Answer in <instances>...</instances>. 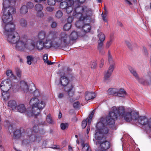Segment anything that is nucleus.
<instances>
[{
	"label": "nucleus",
	"instance_id": "nucleus-33",
	"mask_svg": "<svg viewBox=\"0 0 151 151\" xmlns=\"http://www.w3.org/2000/svg\"><path fill=\"white\" fill-rule=\"evenodd\" d=\"M35 9L37 12L42 11L43 9V6L41 4H37L35 6Z\"/></svg>",
	"mask_w": 151,
	"mask_h": 151
},
{
	"label": "nucleus",
	"instance_id": "nucleus-46",
	"mask_svg": "<svg viewBox=\"0 0 151 151\" xmlns=\"http://www.w3.org/2000/svg\"><path fill=\"white\" fill-rule=\"evenodd\" d=\"M55 0H48V4L50 5H53L55 4Z\"/></svg>",
	"mask_w": 151,
	"mask_h": 151
},
{
	"label": "nucleus",
	"instance_id": "nucleus-4",
	"mask_svg": "<svg viewBox=\"0 0 151 151\" xmlns=\"http://www.w3.org/2000/svg\"><path fill=\"white\" fill-rule=\"evenodd\" d=\"M96 130L95 135V139L98 140L96 142V145L99 144L102 149L105 150L110 147V144L108 141L104 140L105 138L104 134H107L108 129L104 126V124L101 122H99L96 126Z\"/></svg>",
	"mask_w": 151,
	"mask_h": 151
},
{
	"label": "nucleus",
	"instance_id": "nucleus-7",
	"mask_svg": "<svg viewBox=\"0 0 151 151\" xmlns=\"http://www.w3.org/2000/svg\"><path fill=\"white\" fill-rule=\"evenodd\" d=\"M29 103L32 107L31 111L27 112L28 115L29 116L39 114L40 110L42 109L45 106V102L41 98H33L30 100Z\"/></svg>",
	"mask_w": 151,
	"mask_h": 151
},
{
	"label": "nucleus",
	"instance_id": "nucleus-2",
	"mask_svg": "<svg viewBox=\"0 0 151 151\" xmlns=\"http://www.w3.org/2000/svg\"><path fill=\"white\" fill-rule=\"evenodd\" d=\"M15 25L12 22L6 23L4 25V33L7 41L13 45L15 48L22 50L24 49L32 50L35 46L33 41L27 39L26 37H20L18 32L15 31Z\"/></svg>",
	"mask_w": 151,
	"mask_h": 151
},
{
	"label": "nucleus",
	"instance_id": "nucleus-39",
	"mask_svg": "<svg viewBox=\"0 0 151 151\" xmlns=\"http://www.w3.org/2000/svg\"><path fill=\"white\" fill-rule=\"evenodd\" d=\"M21 25L23 27H26L27 24V22L26 20L24 19H22L20 21Z\"/></svg>",
	"mask_w": 151,
	"mask_h": 151
},
{
	"label": "nucleus",
	"instance_id": "nucleus-32",
	"mask_svg": "<svg viewBox=\"0 0 151 151\" xmlns=\"http://www.w3.org/2000/svg\"><path fill=\"white\" fill-rule=\"evenodd\" d=\"M34 58V57L32 55L27 56V63L29 65L31 64Z\"/></svg>",
	"mask_w": 151,
	"mask_h": 151
},
{
	"label": "nucleus",
	"instance_id": "nucleus-52",
	"mask_svg": "<svg viewBox=\"0 0 151 151\" xmlns=\"http://www.w3.org/2000/svg\"><path fill=\"white\" fill-rule=\"evenodd\" d=\"M91 68H95L96 66V63L95 62H93L91 65Z\"/></svg>",
	"mask_w": 151,
	"mask_h": 151
},
{
	"label": "nucleus",
	"instance_id": "nucleus-30",
	"mask_svg": "<svg viewBox=\"0 0 151 151\" xmlns=\"http://www.w3.org/2000/svg\"><path fill=\"white\" fill-rule=\"evenodd\" d=\"M2 97L3 99L5 100H7L9 96V94L8 91H2Z\"/></svg>",
	"mask_w": 151,
	"mask_h": 151
},
{
	"label": "nucleus",
	"instance_id": "nucleus-60",
	"mask_svg": "<svg viewBox=\"0 0 151 151\" xmlns=\"http://www.w3.org/2000/svg\"><path fill=\"white\" fill-rule=\"evenodd\" d=\"M46 63H47L48 65H52L54 63L51 62L50 61L47 60V61Z\"/></svg>",
	"mask_w": 151,
	"mask_h": 151
},
{
	"label": "nucleus",
	"instance_id": "nucleus-5",
	"mask_svg": "<svg viewBox=\"0 0 151 151\" xmlns=\"http://www.w3.org/2000/svg\"><path fill=\"white\" fill-rule=\"evenodd\" d=\"M15 0H3V14L2 19L3 22L8 23L12 22V14L15 12L13 6L14 5Z\"/></svg>",
	"mask_w": 151,
	"mask_h": 151
},
{
	"label": "nucleus",
	"instance_id": "nucleus-38",
	"mask_svg": "<svg viewBox=\"0 0 151 151\" xmlns=\"http://www.w3.org/2000/svg\"><path fill=\"white\" fill-rule=\"evenodd\" d=\"M71 23H68L65 25L64 27V29L66 31L68 30L71 28Z\"/></svg>",
	"mask_w": 151,
	"mask_h": 151
},
{
	"label": "nucleus",
	"instance_id": "nucleus-1",
	"mask_svg": "<svg viewBox=\"0 0 151 151\" xmlns=\"http://www.w3.org/2000/svg\"><path fill=\"white\" fill-rule=\"evenodd\" d=\"M37 39L36 46L39 50L44 48L61 47L63 45H66L69 40L68 35L65 32H61L59 35L57 32L54 30H50L47 33L45 31L40 32Z\"/></svg>",
	"mask_w": 151,
	"mask_h": 151
},
{
	"label": "nucleus",
	"instance_id": "nucleus-14",
	"mask_svg": "<svg viewBox=\"0 0 151 151\" xmlns=\"http://www.w3.org/2000/svg\"><path fill=\"white\" fill-rule=\"evenodd\" d=\"M8 106L9 108L11 110H14L17 107V104L16 101L13 100L9 101Z\"/></svg>",
	"mask_w": 151,
	"mask_h": 151
},
{
	"label": "nucleus",
	"instance_id": "nucleus-48",
	"mask_svg": "<svg viewBox=\"0 0 151 151\" xmlns=\"http://www.w3.org/2000/svg\"><path fill=\"white\" fill-rule=\"evenodd\" d=\"M54 10V8L49 6L47 7L46 8V10L47 12H51L53 11Z\"/></svg>",
	"mask_w": 151,
	"mask_h": 151
},
{
	"label": "nucleus",
	"instance_id": "nucleus-44",
	"mask_svg": "<svg viewBox=\"0 0 151 151\" xmlns=\"http://www.w3.org/2000/svg\"><path fill=\"white\" fill-rule=\"evenodd\" d=\"M87 123V119L84 120L82 122V126L83 128H84L86 127Z\"/></svg>",
	"mask_w": 151,
	"mask_h": 151
},
{
	"label": "nucleus",
	"instance_id": "nucleus-26",
	"mask_svg": "<svg viewBox=\"0 0 151 151\" xmlns=\"http://www.w3.org/2000/svg\"><path fill=\"white\" fill-rule=\"evenodd\" d=\"M14 137L15 139H18L21 137V133L19 130H16L13 132Z\"/></svg>",
	"mask_w": 151,
	"mask_h": 151
},
{
	"label": "nucleus",
	"instance_id": "nucleus-64",
	"mask_svg": "<svg viewBox=\"0 0 151 151\" xmlns=\"http://www.w3.org/2000/svg\"><path fill=\"white\" fill-rule=\"evenodd\" d=\"M35 1L37 2L40 3L42 1H44L45 0H34Z\"/></svg>",
	"mask_w": 151,
	"mask_h": 151
},
{
	"label": "nucleus",
	"instance_id": "nucleus-8",
	"mask_svg": "<svg viewBox=\"0 0 151 151\" xmlns=\"http://www.w3.org/2000/svg\"><path fill=\"white\" fill-rule=\"evenodd\" d=\"M60 83L62 86L65 87V90L69 96L72 97L73 96L74 93L73 86L71 84L69 83L67 77L65 76L61 77Z\"/></svg>",
	"mask_w": 151,
	"mask_h": 151
},
{
	"label": "nucleus",
	"instance_id": "nucleus-53",
	"mask_svg": "<svg viewBox=\"0 0 151 151\" xmlns=\"http://www.w3.org/2000/svg\"><path fill=\"white\" fill-rule=\"evenodd\" d=\"M51 26L52 28H55L57 26V23L55 22H52Z\"/></svg>",
	"mask_w": 151,
	"mask_h": 151
},
{
	"label": "nucleus",
	"instance_id": "nucleus-27",
	"mask_svg": "<svg viewBox=\"0 0 151 151\" xmlns=\"http://www.w3.org/2000/svg\"><path fill=\"white\" fill-rule=\"evenodd\" d=\"M70 1L65 2L63 1L60 3V6L61 9H65L68 5L70 4Z\"/></svg>",
	"mask_w": 151,
	"mask_h": 151
},
{
	"label": "nucleus",
	"instance_id": "nucleus-17",
	"mask_svg": "<svg viewBox=\"0 0 151 151\" xmlns=\"http://www.w3.org/2000/svg\"><path fill=\"white\" fill-rule=\"evenodd\" d=\"M127 95L125 91L123 89L120 88L118 89L116 96L122 97H125Z\"/></svg>",
	"mask_w": 151,
	"mask_h": 151
},
{
	"label": "nucleus",
	"instance_id": "nucleus-61",
	"mask_svg": "<svg viewBox=\"0 0 151 151\" xmlns=\"http://www.w3.org/2000/svg\"><path fill=\"white\" fill-rule=\"evenodd\" d=\"M77 1L78 2L81 3H83L85 1V0H77Z\"/></svg>",
	"mask_w": 151,
	"mask_h": 151
},
{
	"label": "nucleus",
	"instance_id": "nucleus-58",
	"mask_svg": "<svg viewBox=\"0 0 151 151\" xmlns=\"http://www.w3.org/2000/svg\"><path fill=\"white\" fill-rule=\"evenodd\" d=\"M143 51L145 55H146L147 54V51L146 49L144 47Z\"/></svg>",
	"mask_w": 151,
	"mask_h": 151
},
{
	"label": "nucleus",
	"instance_id": "nucleus-9",
	"mask_svg": "<svg viewBox=\"0 0 151 151\" xmlns=\"http://www.w3.org/2000/svg\"><path fill=\"white\" fill-rule=\"evenodd\" d=\"M124 119L127 122L132 121L135 122L137 120L138 117V114L137 112L134 111L126 112L123 116Z\"/></svg>",
	"mask_w": 151,
	"mask_h": 151
},
{
	"label": "nucleus",
	"instance_id": "nucleus-23",
	"mask_svg": "<svg viewBox=\"0 0 151 151\" xmlns=\"http://www.w3.org/2000/svg\"><path fill=\"white\" fill-rule=\"evenodd\" d=\"M81 145L82 147V151H91L89 146L87 143H84L82 142L81 143Z\"/></svg>",
	"mask_w": 151,
	"mask_h": 151
},
{
	"label": "nucleus",
	"instance_id": "nucleus-13",
	"mask_svg": "<svg viewBox=\"0 0 151 151\" xmlns=\"http://www.w3.org/2000/svg\"><path fill=\"white\" fill-rule=\"evenodd\" d=\"M19 90L22 92L27 93L29 92L28 86L24 81H21L20 83Z\"/></svg>",
	"mask_w": 151,
	"mask_h": 151
},
{
	"label": "nucleus",
	"instance_id": "nucleus-51",
	"mask_svg": "<svg viewBox=\"0 0 151 151\" xmlns=\"http://www.w3.org/2000/svg\"><path fill=\"white\" fill-rule=\"evenodd\" d=\"M67 20L68 23H70L73 21V18L71 17H69L67 18Z\"/></svg>",
	"mask_w": 151,
	"mask_h": 151
},
{
	"label": "nucleus",
	"instance_id": "nucleus-55",
	"mask_svg": "<svg viewBox=\"0 0 151 151\" xmlns=\"http://www.w3.org/2000/svg\"><path fill=\"white\" fill-rule=\"evenodd\" d=\"M14 129L11 126H9V132L11 133H12L13 132V130H14Z\"/></svg>",
	"mask_w": 151,
	"mask_h": 151
},
{
	"label": "nucleus",
	"instance_id": "nucleus-24",
	"mask_svg": "<svg viewBox=\"0 0 151 151\" xmlns=\"http://www.w3.org/2000/svg\"><path fill=\"white\" fill-rule=\"evenodd\" d=\"M82 29L85 32H89L91 29L90 25L88 24H86L82 27Z\"/></svg>",
	"mask_w": 151,
	"mask_h": 151
},
{
	"label": "nucleus",
	"instance_id": "nucleus-16",
	"mask_svg": "<svg viewBox=\"0 0 151 151\" xmlns=\"http://www.w3.org/2000/svg\"><path fill=\"white\" fill-rule=\"evenodd\" d=\"M78 37V32L75 31L72 32L70 36V39L72 41H75L77 39Z\"/></svg>",
	"mask_w": 151,
	"mask_h": 151
},
{
	"label": "nucleus",
	"instance_id": "nucleus-28",
	"mask_svg": "<svg viewBox=\"0 0 151 151\" xmlns=\"http://www.w3.org/2000/svg\"><path fill=\"white\" fill-rule=\"evenodd\" d=\"M6 74L8 77L13 79H15L16 77L13 74L12 71L10 70H7L6 72Z\"/></svg>",
	"mask_w": 151,
	"mask_h": 151
},
{
	"label": "nucleus",
	"instance_id": "nucleus-41",
	"mask_svg": "<svg viewBox=\"0 0 151 151\" xmlns=\"http://www.w3.org/2000/svg\"><path fill=\"white\" fill-rule=\"evenodd\" d=\"M113 42V40L112 39H110L107 42L106 44V47L107 49H108L111 45Z\"/></svg>",
	"mask_w": 151,
	"mask_h": 151
},
{
	"label": "nucleus",
	"instance_id": "nucleus-22",
	"mask_svg": "<svg viewBox=\"0 0 151 151\" xmlns=\"http://www.w3.org/2000/svg\"><path fill=\"white\" fill-rule=\"evenodd\" d=\"M17 110L19 112L23 113L26 111V107L24 104H19L17 107Z\"/></svg>",
	"mask_w": 151,
	"mask_h": 151
},
{
	"label": "nucleus",
	"instance_id": "nucleus-19",
	"mask_svg": "<svg viewBox=\"0 0 151 151\" xmlns=\"http://www.w3.org/2000/svg\"><path fill=\"white\" fill-rule=\"evenodd\" d=\"M34 88L35 89V91H33L31 89L29 90V93L32 94L33 95L36 97H38L40 95V92L36 88L35 86H34Z\"/></svg>",
	"mask_w": 151,
	"mask_h": 151
},
{
	"label": "nucleus",
	"instance_id": "nucleus-56",
	"mask_svg": "<svg viewBox=\"0 0 151 151\" xmlns=\"http://www.w3.org/2000/svg\"><path fill=\"white\" fill-rule=\"evenodd\" d=\"M29 141L28 140H24L22 141V143L23 145H27L28 144Z\"/></svg>",
	"mask_w": 151,
	"mask_h": 151
},
{
	"label": "nucleus",
	"instance_id": "nucleus-47",
	"mask_svg": "<svg viewBox=\"0 0 151 151\" xmlns=\"http://www.w3.org/2000/svg\"><path fill=\"white\" fill-rule=\"evenodd\" d=\"M101 15L103 20L105 22H107V19L106 18L107 16L106 14H104L103 13H102Z\"/></svg>",
	"mask_w": 151,
	"mask_h": 151
},
{
	"label": "nucleus",
	"instance_id": "nucleus-6",
	"mask_svg": "<svg viewBox=\"0 0 151 151\" xmlns=\"http://www.w3.org/2000/svg\"><path fill=\"white\" fill-rule=\"evenodd\" d=\"M125 109L124 107L120 106L117 108L113 106L111 109V111L106 118H102L101 121L104 124H112L115 123V120L117 118V114L123 117L125 113Z\"/></svg>",
	"mask_w": 151,
	"mask_h": 151
},
{
	"label": "nucleus",
	"instance_id": "nucleus-10",
	"mask_svg": "<svg viewBox=\"0 0 151 151\" xmlns=\"http://www.w3.org/2000/svg\"><path fill=\"white\" fill-rule=\"evenodd\" d=\"M131 73L135 76L136 79L142 84H151V77H148L146 80L143 78L139 79L136 71L133 69L130 70Z\"/></svg>",
	"mask_w": 151,
	"mask_h": 151
},
{
	"label": "nucleus",
	"instance_id": "nucleus-37",
	"mask_svg": "<svg viewBox=\"0 0 151 151\" xmlns=\"http://www.w3.org/2000/svg\"><path fill=\"white\" fill-rule=\"evenodd\" d=\"M47 122L50 124H52L53 123V121L52 120L50 115H48L46 119Z\"/></svg>",
	"mask_w": 151,
	"mask_h": 151
},
{
	"label": "nucleus",
	"instance_id": "nucleus-20",
	"mask_svg": "<svg viewBox=\"0 0 151 151\" xmlns=\"http://www.w3.org/2000/svg\"><path fill=\"white\" fill-rule=\"evenodd\" d=\"M74 3H72V2H70V4L68 5L65 9L66 13L68 14H69L72 12L73 10V5Z\"/></svg>",
	"mask_w": 151,
	"mask_h": 151
},
{
	"label": "nucleus",
	"instance_id": "nucleus-62",
	"mask_svg": "<svg viewBox=\"0 0 151 151\" xmlns=\"http://www.w3.org/2000/svg\"><path fill=\"white\" fill-rule=\"evenodd\" d=\"M92 119H89L88 120V126H89L91 124V122Z\"/></svg>",
	"mask_w": 151,
	"mask_h": 151
},
{
	"label": "nucleus",
	"instance_id": "nucleus-63",
	"mask_svg": "<svg viewBox=\"0 0 151 151\" xmlns=\"http://www.w3.org/2000/svg\"><path fill=\"white\" fill-rule=\"evenodd\" d=\"M4 148L2 147L1 145L0 144V151H4Z\"/></svg>",
	"mask_w": 151,
	"mask_h": 151
},
{
	"label": "nucleus",
	"instance_id": "nucleus-11",
	"mask_svg": "<svg viewBox=\"0 0 151 151\" xmlns=\"http://www.w3.org/2000/svg\"><path fill=\"white\" fill-rule=\"evenodd\" d=\"M12 86V83L9 79H7L2 81L0 85V88L2 91H8Z\"/></svg>",
	"mask_w": 151,
	"mask_h": 151
},
{
	"label": "nucleus",
	"instance_id": "nucleus-31",
	"mask_svg": "<svg viewBox=\"0 0 151 151\" xmlns=\"http://www.w3.org/2000/svg\"><path fill=\"white\" fill-rule=\"evenodd\" d=\"M98 37L99 40L98 41H104L105 39V37L104 35L101 32H100L98 34Z\"/></svg>",
	"mask_w": 151,
	"mask_h": 151
},
{
	"label": "nucleus",
	"instance_id": "nucleus-57",
	"mask_svg": "<svg viewBox=\"0 0 151 151\" xmlns=\"http://www.w3.org/2000/svg\"><path fill=\"white\" fill-rule=\"evenodd\" d=\"M64 96V94L63 93H59L58 95V98L60 99L63 98Z\"/></svg>",
	"mask_w": 151,
	"mask_h": 151
},
{
	"label": "nucleus",
	"instance_id": "nucleus-49",
	"mask_svg": "<svg viewBox=\"0 0 151 151\" xmlns=\"http://www.w3.org/2000/svg\"><path fill=\"white\" fill-rule=\"evenodd\" d=\"M37 14L40 17H42L44 16V14L41 11L37 12Z\"/></svg>",
	"mask_w": 151,
	"mask_h": 151
},
{
	"label": "nucleus",
	"instance_id": "nucleus-45",
	"mask_svg": "<svg viewBox=\"0 0 151 151\" xmlns=\"http://www.w3.org/2000/svg\"><path fill=\"white\" fill-rule=\"evenodd\" d=\"M73 106L76 109H77L79 108L80 107V104L79 102L76 101L73 104Z\"/></svg>",
	"mask_w": 151,
	"mask_h": 151
},
{
	"label": "nucleus",
	"instance_id": "nucleus-36",
	"mask_svg": "<svg viewBox=\"0 0 151 151\" xmlns=\"http://www.w3.org/2000/svg\"><path fill=\"white\" fill-rule=\"evenodd\" d=\"M63 12L60 11H57L55 14L56 17L58 18H61L63 15Z\"/></svg>",
	"mask_w": 151,
	"mask_h": 151
},
{
	"label": "nucleus",
	"instance_id": "nucleus-40",
	"mask_svg": "<svg viewBox=\"0 0 151 151\" xmlns=\"http://www.w3.org/2000/svg\"><path fill=\"white\" fill-rule=\"evenodd\" d=\"M68 124L67 123H62L61 124L60 127L61 129L64 130L66 128H68Z\"/></svg>",
	"mask_w": 151,
	"mask_h": 151
},
{
	"label": "nucleus",
	"instance_id": "nucleus-34",
	"mask_svg": "<svg viewBox=\"0 0 151 151\" xmlns=\"http://www.w3.org/2000/svg\"><path fill=\"white\" fill-rule=\"evenodd\" d=\"M114 64L111 65L109 67L108 69L107 72L112 74L114 68Z\"/></svg>",
	"mask_w": 151,
	"mask_h": 151
},
{
	"label": "nucleus",
	"instance_id": "nucleus-15",
	"mask_svg": "<svg viewBox=\"0 0 151 151\" xmlns=\"http://www.w3.org/2000/svg\"><path fill=\"white\" fill-rule=\"evenodd\" d=\"M85 99L88 100L93 99L96 97V94L93 92H86L85 93Z\"/></svg>",
	"mask_w": 151,
	"mask_h": 151
},
{
	"label": "nucleus",
	"instance_id": "nucleus-50",
	"mask_svg": "<svg viewBox=\"0 0 151 151\" xmlns=\"http://www.w3.org/2000/svg\"><path fill=\"white\" fill-rule=\"evenodd\" d=\"M43 60L45 63H46V62L47 61L48 59V56L47 55V54H45L43 56Z\"/></svg>",
	"mask_w": 151,
	"mask_h": 151
},
{
	"label": "nucleus",
	"instance_id": "nucleus-18",
	"mask_svg": "<svg viewBox=\"0 0 151 151\" xmlns=\"http://www.w3.org/2000/svg\"><path fill=\"white\" fill-rule=\"evenodd\" d=\"M103 42L104 41H98V49L99 50L100 52L102 55H104L105 54V52L104 51L103 48Z\"/></svg>",
	"mask_w": 151,
	"mask_h": 151
},
{
	"label": "nucleus",
	"instance_id": "nucleus-3",
	"mask_svg": "<svg viewBox=\"0 0 151 151\" xmlns=\"http://www.w3.org/2000/svg\"><path fill=\"white\" fill-rule=\"evenodd\" d=\"M73 16L79 19V20L76 22V25L77 27L80 28L83 26V22L81 21H91L93 17V11L87 6H78L74 8Z\"/></svg>",
	"mask_w": 151,
	"mask_h": 151
},
{
	"label": "nucleus",
	"instance_id": "nucleus-35",
	"mask_svg": "<svg viewBox=\"0 0 151 151\" xmlns=\"http://www.w3.org/2000/svg\"><path fill=\"white\" fill-rule=\"evenodd\" d=\"M111 75V74L110 73L108 72L107 71L104 74V81H106L108 80L110 78Z\"/></svg>",
	"mask_w": 151,
	"mask_h": 151
},
{
	"label": "nucleus",
	"instance_id": "nucleus-29",
	"mask_svg": "<svg viewBox=\"0 0 151 151\" xmlns=\"http://www.w3.org/2000/svg\"><path fill=\"white\" fill-rule=\"evenodd\" d=\"M32 130L30 129L28 131L27 134L28 136H29L30 139L32 141H34L35 140V137L34 135H31V134L32 133Z\"/></svg>",
	"mask_w": 151,
	"mask_h": 151
},
{
	"label": "nucleus",
	"instance_id": "nucleus-54",
	"mask_svg": "<svg viewBox=\"0 0 151 151\" xmlns=\"http://www.w3.org/2000/svg\"><path fill=\"white\" fill-rule=\"evenodd\" d=\"M125 43L130 48L131 47V45L130 44V42L127 41H125Z\"/></svg>",
	"mask_w": 151,
	"mask_h": 151
},
{
	"label": "nucleus",
	"instance_id": "nucleus-43",
	"mask_svg": "<svg viewBox=\"0 0 151 151\" xmlns=\"http://www.w3.org/2000/svg\"><path fill=\"white\" fill-rule=\"evenodd\" d=\"M27 8L29 9H31L33 8L34 6L33 3L31 2H29L27 3Z\"/></svg>",
	"mask_w": 151,
	"mask_h": 151
},
{
	"label": "nucleus",
	"instance_id": "nucleus-21",
	"mask_svg": "<svg viewBox=\"0 0 151 151\" xmlns=\"http://www.w3.org/2000/svg\"><path fill=\"white\" fill-rule=\"evenodd\" d=\"M117 92L118 89L114 88H110L107 91L109 94L115 96H116Z\"/></svg>",
	"mask_w": 151,
	"mask_h": 151
},
{
	"label": "nucleus",
	"instance_id": "nucleus-42",
	"mask_svg": "<svg viewBox=\"0 0 151 151\" xmlns=\"http://www.w3.org/2000/svg\"><path fill=\"white\" fill-rule=\"evenodd\" d=\"M108 60L109 63H112L113 61V59L112 57V56L111 54L110 53V52L109 51H108Z\"/></svg>",
	"mask_w": 151,
	"mask_h": 151
},
{
	"label": "nucleus",
	"instance_id": "nucleus-25",
	"mask_svg": "<svg viewBox=\"0 0 151 151\" xmlns=\"http://www.w3.org/2000/svg\"><path fill=\"white\" fill-rule=\"evenodd\" d=\"M28 11L27 7L24 5L23 6L21 7L20 10V13L22 14H26Z\"/></svg>",
	"mask_w": 151,
	"mask_h": 151
},
{
	"label": "nucleus",
	"instance_id": "nucleus-12",
	"mask_svg": "<svg viewBox=\"0 0 151 151\" xmlns=\"http://www.w3.org/2000/svg\"><path fill=\"white\" fill-rule=\"evenodd\" d=\"M135 122L138 123L140 124L145 125H147L149 128L151 129V119L148 120L145 116H140L137 119V120Z\"/></svg>",
	"mask_w": 151,
	"mask_h": 151
},
{
	"label": "nucleus",
	"instance_id": "nucleus-59",
	"mask_svg": "<svg viewBox=\"0 0 151 151\" xmlns=\"http://www.w3.org/2000/svg\"><path fill=\"white\" fill-rule=\"evenodd\" d=\"M90 130V128L89 126H88L87 128V130H86V133L87 134H88L89 132V131Z\"/></svg>",
	"mask_w": 151,
	"mask_h": 151
}]
</instances>
